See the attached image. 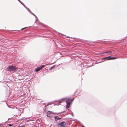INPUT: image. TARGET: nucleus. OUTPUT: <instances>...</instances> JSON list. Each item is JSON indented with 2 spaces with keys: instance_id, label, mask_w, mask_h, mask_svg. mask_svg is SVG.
Segmentation results:
<instances>
[{
  "instance_id": "obj_4",
  "label": "nucleus",
  "mask_w": 127,
  "mask_h": 127,
  "mask_svg": "<svg viewBox=\"0 0 127 127\" xmlns=\"http://www.w3.org/2000/svg\"><path fill=\"white\" fill-rule=\"evenodd\" d=\"M117 58L116 57H113L112 58L111 56H109L107 57H106L105 58H102V59H107V60H113V59H115Z\"/></svg>"
},
{
  "instance_id": "obj_2",
  "label": "nucleus",
  "mask_w": 127,
  "mask_h": 127,
  "mask_svg": "<svg viewBox=\"0 0 127 127\" xmlns=\"http://www.w3.org/2000/svg\"><path fill=\"white\" fill-rule=\"evenodd\" d=\"M73 100V99H68L67 100L66 105V109H67L70 107V105L71 103Z\"/></svg>"
},
{
  "instance_id": "obj_7",
  "label": "nucleus",
  "mask_w": 127,
  "mask_h": 127,
  "mask_svg": "<svg viewBox=\"0 0 127 127\" xmlns=\"http://www.w3.org/2000/svg\"><path fill=\"white\" fill-rule=\"evenodd\" d=\"M55 120H57L58 119H61V118H60L58 117L57 116L55 117Z\"/></svg>"
},
{
  "instance_id": "obj_8",
  "label": "nucleus",
  "mask_w": 127,
  "mask_h": 127,
  "mask_svg": "<svg viewBox=\"0 0 127 127\" xmlns=\"http://www.w3.org/2000/svg\"><path fill=\"white\" fill-rule=\"evenodd\" d=\"M55 65L53 66H52V67H51V68L49 69V70H51V69H53V68H55Z\"/></svg>"
},
{
  "instance_id": "obj_5",
  "label": "nucleus",
  "mask_w": 127,
  "mask_h": 127,
  "mask_svg": "<svg viewBox=\"0 0 127 127\" xmlns=\"http://www.w3.org/2000/svg\"><path fill=\"white\" fill-rule=\"evenodd\" d=\"M45 66V65H42L41 66H40L39 67L35 69V71L36 72L40 70L42 68H44Z\"/></svg>"
},
{
  "instance_id": "obj_13",
  "label": "nucleus",
  "mask_w": 127,
  "mask_h": 127,
  "mask_svg": "<svg viewBox=\"0 0 127 127\" xmlns=\"http://www.w3.org/2000/svg\"><path fill=\"white\" fill-rule=\"evenodd\" d=\"M64 99H62L63 100H64Z\"/></svg>"
},
{
  "instance_id": "obj_12",
  "label": "nucleus",
  "mask_w": 127,
  "mask_h": 127,
  "mask_svg": "<svg viewBox=\"0 0 127 127\" xmlns=\"http://www.w3.org/2000/svg\"><path fill=\"white\" fill-rule=\"evenodd\" d=\"M25 28H23L21 29V30H24Z\"/></svg>"
},
{
  "instance_id": "obj_11",
  "label": "nucleus",
  "mask_w": 127,
  "mask_h": 127,
  "mask_svg": "<svg viewBox=\"0 0 127 127\" xmlns=\"http://www.w3.org/2000/svg\"><path fill=\"white\" fill-rule=\"evenodd\" d=\"M25 127V126L24 125H23L22 126H21L20 127Z\"/></svg>"
},
{
  "instance_id": "obj_1",
  "label": "nucleus",
  "mask_w": 127,
  "mask_h": 127,
  "mask_svg": "<svg viewBox=\"0 0 127 127\" xmlns=\"http://www.w3.org/2000/svg\"><path fill=\"white\" fill-rule=\"evenodd\" d=\"M6 69L7 71H15L17 70V68L16 66L12 65L9 66Z\"/></svg>"
},
{
  "instance_id": "obj_3",
  "label": "nucleus",
  "mask_w": 127,
  "mask_h": 127,
  "mask_svg": "<svg viewBox=\"0 0 127 127\" xmlns=\"http://www.w3.org/2000/svg\"><path fill=\"white\" fill-rule=\"evenodd\" d=\"M58 127H66V124L65 123L63 122L59 124Z\"/></svg>"
},
{
  "instance_id": "obj_14",
  "label": "nucleus",
  "mask_w": 127,
  "mask_h": 127,
  "mask_svg": "<svg viewBox=\"0 0 127 127\" xmlns=\"http://www.w3.org/2000/svg\"><path fill=\"white\" fill-rule=\"evenodd\" d=\"M33 14L34 15V16H35V15H34V14Z\"/></svg>"
},
{
  "instance_id": "obj_10",
  "label": "nucleus",
  "mask_w": 127,
  "mask_h": 127,
  "mask_svg": "<svg viewBox=\"0 0 127 127\" xmlns=\"http://www.w3.org/2000/svg\"><path fill=\"white\" fill-rule=\"evenodd\" d=\"M12 125H11V124H9L8 125V126H9L10 127H11L12 126Z\"/></svg>"
},
{
  "instance_id": "obj_6",
  "label": "nucleus",
  "mask_w": 127,
  "mask_h": 127,
  "mask_svg": "<svg viewBox=\"0 0 127 127\" xmlns=\"http://www.w3.org/2000/svg\"><path fill=\"white\" fill-rule=\"evenodd\" d=\"M52 112H51L48 111L47 113V116L48 117H49L51 116V114Z\"/></svg>"
},
{
  "instance_id": "obj_9",
  "label": "nucleus",
  "mask_w": 127,
  "mask_h": 127,
  "mask_svg": "<svg viewBox=\"0 0 127 127\" xmlns=\"http://www.w3.org/2000/svg\"><path fill=\"white\" fill-rule=\"evenodd\" d=\"M111 53V51H108V52H106L105 53Z\"/></svg>"
}]
</instances>
